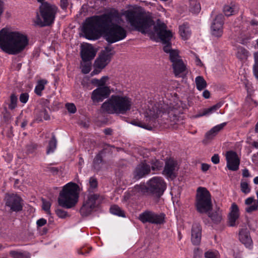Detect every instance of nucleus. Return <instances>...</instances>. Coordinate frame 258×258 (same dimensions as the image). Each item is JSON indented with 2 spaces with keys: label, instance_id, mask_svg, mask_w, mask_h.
Masks as SVG:
<instances>
[{
  "label": "nucleus",
  "instance_id": "nucleus-37",
  "mask_svg": "<svg viewBox=\"0 0 258 258\" xmlns=\"http://www.w3.org/2000/svg\"><path fill=\"white\" fill-rule=\"evenodd\" d=\"M248 52L243 47H240L237 49V57L240 59H245L248 56Z\"/></svg>",
  "mask_w": 258,
  "mask_h": 258
},
{
  "label": "nucleus",
  "instance_id": "nucleus-64",
  "mask_svg": "<svg viewBox=\"0 0 258 258\" xmlns=\"http://www.w3.org/2000/svg\"><path fill=\"white\" fill-rule=\"evenodd\" d=\"M196 62L197 65L202 66H203V63L200 60V59L197 56H196Z\"/></svg>",
  "mask_w": 258,
  "mask_h": 258
},
{
  "label": "nucleus",
  "instance_id": "nucleus-35",
  "mask_svg": "<svg viewBox=\"0 0 258 258\" xmlns=\"http://www.w3.org/2000/svg\"><path fill=\"white\" fill-rule=\"evenodd\" d=\"M10 254L13 258H28L30 257L29 253L26 252H19L16 250H11Z\"/></svg>",
  "mask_w": 258,
  "mask_h": 258
},
{
  "label": "nucleus",
  "instance_id": "nucleus-40",
  "mask_svg": "<svg viewBox=\"0 0 258 258\" xmlns=\"http://www.w3.org/2000/svg\"><path fill=\"white\" fill-rule=\"evenodd\" d=\"M234 5H226L223 8V12L226 16H230L234 14Z\"/></svg>",
  "mask_w": 258,
  "mask_h": 258
},
{
  "label": "nucleus",
  "instance_id": "nucleus-28",
  "mask_svg": "<svg viewBox=\"0 0 258 258\" xmlns=\"http://www.w3.org/2000/svg\"><path fill=\"white\" fill-rule=\"evenodd\" d=\"M47 83V81L46 80L42 79L38 81L36 86L35 88V93L39 95H42V91L44 89L45 85Z\"/></svg>",
  "mask_w": 258,
  "mask_h": 258
},
{
  "label": "nucleus",
  "instance_id": "nucleus-57",
  "mask_svg": "<svg viewBox=\"0 0 258 258\" xmlns=\"http://www.w3.org/2000/svg\"><path fill=\"white\" fill-rule=\"evenodd\" d=\"M210 167V165L206 163H202L201 165V169L203 172H206Z\"/></svg>",
  "mask_w": 258,
  "mask_h": 258
},
{
  "label": "nucleus",
  "instance_id": "nucleus-34",
  "mask_svg": "<svg viewBox=\"0 0 258 258\" xmlns=\"http://www.w3.org/2000/svg\"><path fill=\"white\" fill-rule=\"evenodd\" d=\"M56 139L53 134H52V138L50 141L49 142L47 150V154H48L50 153L53 152L56 147Z\"/></svg>",
  "mask_w": 258,
  "mask_h": 258
},
{
  "label": "nucleus",
  "instance_id": "nucleus-12",
  "mask_svg": "<svg viewBox=\"0 0 258 258\" xmlns=\"http://www.w3.org/2000/svg\"><path fill=\"white\" fill-rule=\"evenodd\" d=\"M165 215L156 214L151 211L146 210L140 214L139 219L143 223H150L155 224H161L164 223Z\"/></svg>",
  "mask_w": 258,
  "mask_h": 258
},
{
  "label": "nucleus",
  "instance_id": "nucleus-62",
  "mask_svg": "<svg viewBox=\"0 0 258 258\" xmlns=\"http://www.w3.org/2000/svg\"><path fill=\"white\" fill-rule=\"evenodd\" d=\"M242 175L243 177H248L249 176V173L247 169H244L242 171Z\"/></svg>",
  "mask_w": 258,
  "mask_h": 258
},
{
  "label": "nucleus",
  "instance_id": "nucleus-52",
  "mask_svg": "<svg viewBox=\"0 0 258 258\" xmlns=\"http://www.w3.org/2000/svg\"><path fill=\"white\" fill-rule=\"evenodd\" d=\"M69 4V0H60V6L63 10H65L67 8Z\"/></svg>",
  "mask_w": 258,
  "mask_h": 258
},
{
  "label": "nucleus",
  "instance_id": "nucleus-6",
  "mask_svg": "<svg viewBox=\"0 0 258 258\" xmlns=\"http://www.w3.org/2000/svg\"><path fill=\"white\" fill-rule=\"evenodd\" d=\"M79 186L75 183H69L66 184L60 192L58 198L59 206L67 209L74 207L78 201Z\"/></svg>",
  "mask_w": 258,
  "mask_h": 258
},
{
  "label": "nucleus",
  "instance_id": "nucleus-25",
  "mask_svg": "<svg viewBox=\"0 0 258 258\" xmlns=\"http://www.w3.org/2000/svg\"><path fill=\"white\" fill-rule=\"evenodd\" d=\"M179 34L182 39H188L191 35V31L187 23H184L179 27Z\"/></svg>",
  "mask_w": 258,
  "mask_h": 258
},
{
  "label": "nucleus",
  "instance_id": "nucleus-51",
  "mask_svg": "<svg viewBox=\"0 0 258 258\" xmlns=\"http://www.w3.org/2000/svg\"><path fill=\"white\" fill-rule=\"evenodd\" d=\"M29 95L27 93H22L20 96V101L23 103H25L28 101Z\"/></svg>",
  "mask_w": 258,
  "mask_h": 258
},
{
  "label": "nucleus",
  "instance_id": "nucleus-5",
  "mask_svg": "<svg viewBox=\"0 0 258 258\" xmlns=\"http://www.w3.org/2000/svg\"><path fill=\"white\" fill-rule=\"evenodd\" d=\"M166 188V184L162 177H154L150 179L147 184L136 185L134 190L136 192L144 195H151L160 197Z\"/></svg>",
  "mask_w": 258,
  "mask_h": 258
},
{
  "label": "nucleus",
  "instance_id": "nucleus-19",
  "mask_svg": "<svg viewBox=\"0 0 258 258\" xmlns=\"http://www.w3.org/2000/svg\"><path fill=\"white\" fill-rule=\"evenodd\" d=\"M239 217V211L237 205L233 203L230 209V212L228 215V224L230 227L237 226L238 224V219Z\"/></svg>",
  "mask_w": 258,
  "mask_h": 258
},
{
  "label": "nucleus",
  "instance_id": "nucleus-58",
  "mask_svg": "<svg viewBox=\"0 0 258 258\" xmlns=\"http://www.w3.org/2000/svg\"><path fill=\"white\" fill-rule=\"evenodd\" d=\"M203 96L205 98L208 99L210 97V93L208 90H206L203 92Z\"/></svg>",
  "mask_w": 258,
  "mask_h": 258
},
{
  "label": "nucleus",
  "instance_id": "nucleus-3",
  "mask_svg": "<svg viewBox=\"0 0 258 258\" xmlns=\"http://www.w3.org/2000/svg\"><path fill=\"white\" fill-rule=\"evenodd\" d=\"M27 37L16 31L3 28L0 31V48L4 52L15 55L23 51L28 44Z\"/></svg>",
  "mask_w": 258,
  "mask_h": 258
},
{
  "label": "nucleus",
  "instance_id": "nucleus-24",
  "mask_svg": "<svg viewBox=\"0 0 258 258\" xmlns=\"http://www.w3.org/2000/svg\"><path fill=\"white\" fill-rule=\"evenodd\" d=\"M239 240L246 247L251 245L252 240L246 229H242L239 231Z\"/></svg>",
  "mask_w": 258,
  "mask_h": 258
},
{
  "label": "nucleus",
  "instance_id": "nucleus-15",
  "mask_svg": "<svg viewBox=\"0 0 258 258\" xmlns=\"http://www.w3.org/2000/svg\"><path fill=\"white\" fill-rule=\"evenodd\" d=\"M224 19L223 15L220 14L217 15L214 19L211 26V31L213 36L220 37L222 35Z\"/></svg>",
  "mask_w": 258,
  "mask_h": 258
},
{
  "label": "nucleus",
  "instance_id": "nucleus-59",
  "mask_svg": "<svg viewBox=\"0 0 258 258\" xmlns=\"http://www.w3.org/2000/svg\"><path fill=\"white\" fill-rule=\"evenodd\" d=\"M253 200L254 199L253 198L249 197L246 199V200L245 201V204L247 205H250L253 203Z\"/></svg>",
  "mask_w": 258,
  "mask_h": 258
},
{
  "label": "nucleus",
  "instance_id": "nucleus-39",
  "mask_svg": "<svg viewBox=\"0 0 258 258\" xmlns=\"http://www.w3.org/2000/svg\"><path fill=\"white\" fill-rule=\"evenodd\" d=\"M108 79L107 76H103L100 80L97 79H93L92 80V83L94 84L99 86V87L105 86L106 81Z\"/></svg>",
  "mask_w": 258,
  "mask_h": 258
},
{
  "label": "nucleus",
  "instance_id": "nucleus-7",
  "mask_svg": "<svg viewBox=\"0 0 258 258\" xmlns=\"http://www.w3.org/2000/svg\"><path fill=\"white\" fill-rule=\"evenodd\" d=\"M57 10L55 5L42 3L39 7L40 15L37 14L35 24L41 27L50 26L54 22Z\"/></svg>",
  "mask_w": 258,
  "mask_h": 258
},
{
  "label": "nucleus",
  "instance_id": "nucleus-55",
  "mask_svg": "<svg viewBox=\"0 0 258 258\" xmlns=\"http://www.w3.org/2000/svg\"><path fill=\"white\" fill-rule=\"evenodd\" d=\"M211 161L214 164H217L219 163L220 162V159L218 154H214L211 158Z\"/></svg>",
  "mask_w": 258,
  "mask_h": 258
},
{
  "label": "nucleus",
  "instance_id": "nucleus-42",
  "mask_svg": "<svg viewBox=\"0 0 258 258\" xmlns=\"http://www.w3.org/2000/svg\"><path fill=\"white\" fill-rule=\"evenodd\" d=\"M218 252L217 251L208 250L204 254L205 258H218Z\"/></svg>",
  "mask_w": 258,
  "mask_h": 258
},
{
  "label": "nucleus",
  "instance_id": "nucleus-45",
  "mask_svg": "<svg viewBox=\"0 0 258 258\" xmlns=\"http://www.w3.org/2000/svg\"><path fill=\"white\" fill-rule=\"evenodd\" d=\"M55 213L58 217L61 218H65L66 217L69 216L67 212L61 209L57 208L55 210Z\"/></svg>",
  "mask_w": 258,
  "mask_h": 258
},
{
  "label": "nucleus",
  "instance_id": "nucleus-53",
  "mask_svg": "<svg viewBox=\"0 0 258 258\" xmlns=\"http://www.w3.org/2000/svg\"><path fill=\"white\" fill-rule=\"evenodd\" d=\"M46 171H50V172L52 173L53 174L57 173L58 171H59V169L57 167H50L49 166H48L46 167Z\"/></svg>",
  "mask_w": 258,
  "mask_h": 258
},
{
  "label": "nucleus",
  "instance_id": "nucleus-1",
  "mask_svg": "<svg viewBox=\"0 0 258 258\" xmlns=\"http://www.w3.org/2000/svg\"><path fill=\"white\" fill-rule=\"evenodd\" d=\"M126 17L131 25L135 30L143 34H153L156 33L164 44L163 50L169 54V60L173 63L182 59L177 49H171V31L167 30L165 24L158 20L155 25L152 14L144 11H132L126 13Z\"/></svg>",
  "mask_w": 258,
  "mask_h": 258
},
{
  "label": "nucleus",
  "instance_id": "nucleus-30",
  "mask_svg": "<svg viewBox=\"0 0 258 258\" xmlns=\"http://www.w3.org/2000/svg\"><path fill=\"white\" fill-rule=\"evenodd\" d=\"M103 150L100 152L94 158L93 160V167L96 170H99L101 166L100 164L103 161L102 157L101 154H102Z\"/></svg>",
  "mask_w": 258,
  "mask_h": 258
},
{
  "label": "nucleus",
  "instance_id": "nucleus-60",
  "mask_svg": "<svg viewBox=\"0 0 258 258\" xmlns=\"http://www.w3.org/2000/svg\"><path fill=\"white\" fill-rule=\"evenodd\" d=\"M249 24L251 26H258V21L255 19L251 20L249 21Z\"/></svg>",
  "mask_w": 258,
  "mask_h": 258
},
{
  "label": "nucleus",
  "instance_id": "nucleus-2",
  "mask_svg": "<svg viewBox=\"0 0 258 258\" xmlns=\"http://www.w3.org/2000/svg\"><path fill=\"white\" fill-rule=\"evenodd\" d=\"M112 16L103 14L88 18L83 25L85 37L89 40L98 39L101 32L109 43H113L124 39L127 36L126 30L121 26L112 24Z\"/></svg>",
  "mask_w": 258,
  "mask_h": 258
},
{
  "label": "nucleus",
  "instance_id": "nucleus-22",
  "mask_svg": "<svg viewBox=\"0 0 258 258\" xmlns=\"http://www.w3.org/2000/svg\"><path fill=\"white\" fill-rule=\"evenodd\" d=\"M173 72L176 77L182 76L186 70V66L182 59L172 64Z\"/></svg>",
  "mask_w": 258,
  "mask_h": 258
},
{
  "label": "nucleus",
  "instance_id": "nucleus-29",
  "mask_svg": "<svg viewBox=\"0 0 258 258\" xmlns=\"http://www.w3.org/2000/svg\"><path fill=\"white\" fill-rule=\"evenodd\" d=\"M89 187L88 189L89 193L95 192L98 188V181L94 177H91L89 180Z\"/></svg>",
  "mask_w": 258,
  "mask_h": 258
},
{
  "label": "nucleus",
  "instance_id": "nucleus-48",
  "mask_svg": "<svg viewBox=\"0 0 258 258\" xmlns=\"http://www.w3.org/2000/svg\"><path fill=\"white\" fill-rule=\"evenodd\" d=\"M66 107L68 111L71 113H75L76 112V107L73 103H67Z\"/></svg>",
  "mask_w": 258,
  "mask_h": 258
},
{
  "label": "nucleus",
  "instance_id": "nucleus-46",
  "mask_svg": "<svg viewBox=\"0 0 258 258\" xmlns=\"http://www.w3.org/2000/svg\"><path fill=\"white\" fill-rule=\"evenodd\" d=\"M84 64L82 65V72L84 74H87L91 71V63L88 62H84Z\"/></svg>",
  "mask_w": 258,
  "mask_h": 258
},
{
  "label": "nucleus",
  "instance_id": "nucleus-31",
  "mask_svg": "<svg viewBox=\"0 0 258 258\" xmlns=\"http://www.w3.org/2000/svg\"><path fill=\"white\" fill-rule=\"evenodd\" d=\"M195 82L199 90H202L207 86L206 81L202 76H198L196 78Z\"/></svg>",
  "mask_w": 258,
  "mask_h": 258
},
{
  "label": "nucleus",
  "instance_id": "nucleus-20",
  "mask_svg": "<svg viewBox=\"0 0 258 258\" xmlns=\"http://www.w3.org/2000/svg\"><path fill=\"white\" fill-rule=\"evenodd\" d=\"M177 164L176 162L173 160H169L166 161L163 174L168 178H174L176 176L175 171Z\"/></svg>",
  "mask_w": 258,
  "mask_h": 258
},
{
  "label": "nucleus",
  "instance_id": "nucleus-47",
  "mask_svg": "<svg viewBox=\"0 0 258 258\" xmlns=\"http://www.w3.org/2000/svg\"><path fill=\"white\" fill-rule=\"evenodd\" d=\"M42 209L47 212L50 213V208L51 204L49 202H47L44 199H42Z\"/></svg>",
  "mask_w": 258,
  "mask_h": 258
},
{
  "label": "nucleus",
  "instance_id": "nucleus-9",
  "mask_svg": "<svg viewBox=\"0 0 258 258\" xmlns=\"http://www.w3.org/2000/svg\"><path fill=\"white\" fill-rule=\"evenodd\" d=\"M159 111L157 107H152L151 109L147 110L145 113L146 122L134 119L131 121V124L148 130H152L157 125L156 120L158 117Z\"/></svg>",
  "mask_w": 258,
  "mask_h": 258
},
{
  "label": "nucleus",
  "instance_id": "nucleus-23",
  "mask_svg": "<svg viewBox=\"0 0 258 258\" xmlns=\"http://www.w3.org/2000/svg\"><path fill=\"white\" fill-rule=\"evenodd\" d=\"M207 213L209 217L214 224H219L223 219L222 212L219 208H216L213 211H210Z\"/></svg>",
  "mask_w": 258,
  "mask_h": 258
},
{
  "label": "nucleus",
  "instance_id": "nucleus-18",
  "mask_svg": "<svg viewBox=\"0 0 258 258\" xmlns=\"http://www.w3.org/2000/svg\"><path fill=\"white\" fill-rule=\"evenodd\" d=\"M113 53L107 54L105 51H101L94 62V66L99 69H104L110 61Z\"/></svg>",
  "mask_w": 258,
  "mask_h": 258
},
{
  "label": "nucleus",
  "instance_id": "nucleus-4",
  "mask_svg": "<svg viewBox=\"0 0 258 258\" xmlns=\"http://www.w3.org/2000/svg\"><path fill=\"white\" fill-rule=\"evenodd\" d=\"M132 105L131 98L126 96L113 95L101 105L103 112L109 114H125Z\"/></svg>",
  "mask_w": 258,
  "mask_h": 258
},
{
  "label": "nucleus",
  "instance_id": "nucleus-43",
  "mask_svg": "<svg viewBox=\"0 0 258 258\" xmlns=\"http://www.w3.org/2000/svg\"><path fill=\"white\" fill-rule=\"evenodd\" d=\"M254 60H255V64L253 67L254 73L258 79V52H255L254 54Z\"/></svg>",
  "mask_w": 258,
  "mask_h": 258
},
{
  "label": "nucleus",
  "instance_id": "nucleus-8",
  "mask_svg": "<svg viewBox=\"0 0 258 258\" xmlns=\"http://www.w3.org/2000/svg\"><path fill=\"white\" fill-rule=\"evenodd\" d=\"M196 207L200 213H207L212 211V196L209 191L204 187H199L196 196Z\"/></svg>",
  "mask_w": 258,
  "mask_h": 258
},
{
  "label": "nucleus",
  "instance_id": "nucleus-27",
  "mask_svg": "<svg viewBox=\"0 0 258 258\" xmlns=\"http://www.w3.org/2000/svg\"><path fill=\"white\" fill-rule=\"evenodd\" d=\"M222 105V103L219 102L217 103L216 104L213 105V106L204 109L202 113H200L197 114L195 117H200L203 116L207 115L209 114L212 113L214 111H216L218 109H219Z\"/></svg>",
  "mask_w": 258,
  "mask_h": 258
},
{
  "label": "nucleus",
  "instance_id": "nucleus-61",
  "mask_svg": "<svg viewBox=\"0 0 258 258\" xmlns=\"http://www.w3.org/2000/svg\"><path fill=\"white\" fill-rule=\"evenodd\" d=\"M102 69H99L97 68H96L95 69H94L91 73V76H94L95 75L98 74Z\"/></svg>",
  "mask_w": 258,
  "mask_h": 258
},
{
  "label": "nucleus",
  "instance_id": "nucleus-54",
  "mask_svg": "<svg viewBox=\"0 0 258 258\" xmlns=\"http://www.w3.org/2000/svg\"><path fill=\"white\" fill-rule=\"evenodd\" d=\"M47 221L44 218H41L38 220L36 222V224L38 227H42L46 224Z\"/></svg>",
  "mask_w": 258,
  "mask_h": 258
},
{
  "label": "nucleus",
  "instance_id": "nucleus-44",
  "mask_svg": "<svg viewBox=\"0 0 258 258\" xmlns=\"http://www.w3.org/2000/svg\"><path fill=\"white\" fill-rule=\"evenodd\" d=\"M240 187L242 192L245 194L249 193L250 191V188L246 182H241Z\"/></svg>",
  "mask_w": 258,
  "mask_h": 258
},
{
  "label": "nucleus",
  "instance_id": "nucleus-50",
  "mask_svg": "<svg viewBox=\"0 0 258 258\" xmlns=\"http://www.w3.org/2000/svg\"><path fill=\"white\" fill-rule=\"evenodd\" d=\"M37 148V145L34 143H31L27 146V151L29 153H33Z\"/></svg>",
  "mask_w": 258,
  "mask_h": 258
},
{
  "label": "nucleus",
  "instance_id": "nucleus-13",
  "mask_svg": "<svg viewBox=\"0 0 258 258\" xmlns=\"http://www.w3.org/2000/svg\"><path fill=\"white\" fill-rule=\"evenodd\" d=\"M151 172V166L148 164L146 160L141 162L135 168L134 172V179L138 180L148 174Z\"/></svg>",
  "mask_w": 258,
  "mask_h": 258
},
{
  "label": "nucleus",
  "instance_id": "nucleus-11",
  "mask_svg": "<svg viewBox=\"0 0 258 258\" xmlns=\"http://www.w3.org/2000/svg\"><path fill=\"white\" fill-rule=\"evenodd\" d=\"M6 206L10 208L12 212H20L22 210L23 201L17 194L7 193L4 198Z\"/></svg>",
  "mask_w": 258,
  "mask_h": 258
},
{
  "label": "nucleus",
  "instance_id": "nucleus-56",
  "mask_svg": "<svg viewBox=\"0 0 258 258\" xmlns=\"http://www.w3.org/2000/svg\"><path fill=\"white\" fill-rule=\"evenodd\" d=\"M3 118L5 122H8L11 119V114L7 111H6L4 113Z\"/></svg>",
  "mask_w": 258,
  "mask_h": 258
},
{
  "label": "nucleus",
  "instance_id": "nucleus-38",
  "mask_svg": "<svg viewBox=\"0 0 258 258\" xmlns=\"http://www.w3.org/2000/svg\"><path fill=\"white\" fill-rule=\"evenodd\" d=\"M110 212L119 216L124 217V212L117 205H113L110 209Z\"/></svg>",
  "mask_w": 258,
  "mask_h": 258
},
{
  "label": "nucleus",
  "instance_id": "nucleus-17",
  "mask_svg": "<svg viewBox=\"0 0 258 258\" xmlns=\"http://www.w3.org/2000/svg\"><path fill=\"white\" fill-rule=\"evenodd\" d=\"M80 53L83 61L89 62L95 57L96 51L95 50L91 44H87L82 47Z\"/></svg>",
  "mask_w": 258,
  "mask_h": 258
},
{
  "label": "nucleus",
  "instance_id": "nucleus-49",
  "mask_svg": "<svg viewBox=\"0 0 258 258\" xmlns=\"http://www.w3.org/2000/svg\"><path fill=\"white\" fill-rule=\"evenodd\" d=\"M258 209V204L254 203L252 205L249 206L248 207L245 209V211L246 212L250 213L252 212L253 211L257 210Z\"/></svg>",
  "mask_w": 258,
  "mask_h": 258
},
{
  "label": "nucleus",
  "instance_id": "nucleus-16",
  "mask_svg": "<svg viewBox=\"0 0 258 258\" xmlns=\"http://www.w3.org/2000/svg\"><path fill=\"white\" fill-rule=\"evenodd\" d=\"M110 94L109 87L103 86L98 87L94 90L91 95V99L93 101L100 102L107 98Z\"/></svg>",
  "mask_w": 258,
  "mask_h": 258
},
{
  "label": "nucleus",
  "instance_id": "nucleus-33",
  "mask_svg": "<svg viewBox=\"0 0 258 258\" xmlns=\"http://www.w3.org/2000/svg\"><path fill=\"white\" fill-rule=\"evenodd\" d=\"M151 166V170L157 171L161 169L163 165V162L160 161L156 159H152L150 162Z\"/></svg>",
  "mask_w": 258,
  "mask_h": 258
},
{
  "label": "nucleus",
  "instance_id": "nucleus-21",
  "mask_svg": "<svg viewBox=\"0 0 258 258\" xmlns=\"http://www.w3.org/2000/svg\"><path fill=\"white\" fill-rule=\"evenodd\" d=\"M202 228L198 223L194 224L191 229V241L194 245H198L201 242Z\"/></svg>",
  "mask_w": 258,
  "mask_h": 258
},
{
  "label": "nucleus",
  "instance_id": "nucleus-10",
  "mask_svg": "<svg viewBox=\"0 0 258 258\" xmlns=\"http://www.w3.org/2000/svg\"><path fill=\"white\" fill-rule=\"evenodd\" d=\"M103 197L99 194L95 192L89 193L87 200L84 203L80 209V212L83 216L89 215L92 211L102 203Z\"/></svg>",
  "mask_w": 258,
  "mask_h": 258
},
{
  "label": "nucleus",
  "instance_id": "nucleus-41",
  "mask_svg": "<svg viewBox=\"0 0 258 258\" xmlns=\"http://www.w3.org/2000/svg\"><path fill=\"white\" fill-rule=\"evenodd\" d=\"M10 100L11 102L9 105V107L11 109H13L17 106V97L14 94H12L11 95Z\"/></svg>",
  "mask_w": 258,
  "mask_h": 258
},
{
  "label": "nucleus",
  "instance_id": "nucleus-63",
  "mask_svg": "<svg viewBox=\"0 0 258 258\" xmlns=\"http://www.w3.org/2000/svg\"><path fill=\"white\" fill-rule=\"evenodd\" d=\"M112 130L110 128H105L104 130V133L106 135H111L112 134Z\"/></svg>",
  "mask_w": 258,
  "mask_h": 258
},
{
  "label": "nucleus",
  "instance_id": "nucleus-26",
  "mask_svg": "<svg viewBox=\"0 0 258 258\" xmlns=\"http://www.w3.org/2000/svg\"><path fill=\"white\" fill-rule=\"evenodd\" d=\"M226 124V123H222L213 127L211 130L208 132L206 134V138L207 139H213L216 134L221 130Z\"/></svg>",
  "mask_w": 258,
  "mask_h": 258
},
{
  "label": "nucleus",
  "instance_id": "nucleus-36",
  "mask_svg": "<svg viewBox=\"0 0 258 258\" xmlns=\"http://www.w3.org/2000/svg\"><path fill=\"white\" fill-rule=\"evenodd\" d=\"M38 115L37 119L39 121H42L43 118L45 120H49L50 119V116L46 108H43L41 109L39 112Z\"/></svg>",
  "mask_w": 258,
  "mask_h": 258
},
{
  "label": "nucleus",
  "instance_id": "nucleus-32",
  "mask_svg": "<svg viewBox=\"0 0 258 258\" xmlns=\"http://www.w3.org/2000/svg\"><path fill=\"white\" fill-rule=\"evenodd\" d=\"M189 11L195 14L199 13L201 11L200 3L196 0L191 1L190 2Z\"/></svg>",
  "mask_w": 258,
  "mask_h": 258
},
{
  "label": "nucleus",
  "instance_id": "nucleus-14",
  "mask_svg": "<svg viewBox=\"0 0 258 258\" xmlns=\"http://www.w3.org/2000/svg\"><path fill=\"white\" fill-rule=\"evenodd\" d=\"M225 157L228 169L237 171L240 164V159L237 154L233 151H228L226 153Z\"/></svg>",
  "mask_w": 258,
  "mask_h": 258
}]
</instances>
